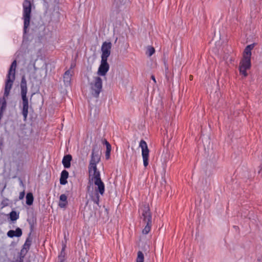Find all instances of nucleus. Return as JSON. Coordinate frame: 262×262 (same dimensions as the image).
<instances>
[{
    "instance_id": "nucleus-31",
    "label": "nucleus",
    "mask_w": 262,
    "mask_h": 262,
    "mask_svg": "<svg viewBox=\"0 0 262 262\" xmlns=\"http://www.w3.org/2000/svg\"><path fill=\"white\" fill-rule=\"evenodd\" d=\"M20 184H21V185H22L23 186L24 185V184H23V181H20Z\"/></svg>"
},
{
    "instance_id": "nucleus-2",
    "label": "nucleus",
    "mask_w": 262,
    "mask_h": 262,
    "mask_svg": "<svg viewBox=\"0 0 262 262\" xmlns=\"http://www.w3.org/2000/svg\"><path fill=\"white\" fill-rule=\"evenodd\" d=\"M254 44L247 46L244 50L243 59L239 63V72L244 77H246L248 74L246 71L251 68V50L254 48Z\"/></svg>"
},
{
    "instance_id": "nucleus-23",
    "label": "nucleus",
    "mask_w": 262,
    "mask_h": 262,
    "mask_svg": "<svg viewBox=\"0 0 262 262\" xmlns=\"http://www.w3.org/2000/svg\"><path fill=\"white\" fill-rule=\"evenodd\" d=\"M25 191L24 190L23 191L21 192L20 193H19V200H22L24 199V196H25Z\"/></svg>"
},
{
    "instance_id": "nucleus-9",
    "label": "nucleus",
    "mask_w": 262,
    "mask_h": 262,
    "mask_svg": "<svg viewBox=\"0 0 262 262\" xmlns=\"http://www.w3.org/2000/svg\"><path fill=\"white\" fill-rule=\"evenodd\" d=\"M112 48V43L111 42L105 41L101 46V58L107 59L111 54V50Z\"/></svg>"
},
{
    "instance_id": "nucleus-25",
    "label": "nucleus",
    "mask_w": 262,
    "mask_h": 262,
    "mask_svg": "<svg viewBox=\"0 0 262 262\" xmlns=\"http://www.w3.org/2000/svg\"><path fill=\"white\" fill-rule=\"evenodd\" d=\"M111 145L110 144H107L106 146V151L107 152H111Z\"/></svg>"
},
{
    "instance_id": "nucleus-24",
    "label": "nucleus",
    "mask_w": 262,
    "mask_h": 262,
    "mask_svg": "<svg viewBox=\"0 0 262 262\" xmlns=\"http://www.w3.org/2000/svg\"><path fill=\"white\" fill-rule=\"evenodd\" d=\"M111 145L110 144H107L106 146V151L107 152H111Z\"/></svg>"
},
{
    "instance_id": "nucleus-4",
    "label": "nucleus",
    "mask_w": 262,
    "mask_h": 262,
    "mask_svg": "<svg viewBox=\"0 0 262 262\" xmlns=\"http://www.w3.org/2000/svg\"><path fill=\"white\" fill-rule=\"evenodd\" d=\"M17 66L16 60H14L10 67L8 74L7 76V80L5 84L4 96L8 97L12 88L13 82L15 78V70Z\"/></svg>"
},
{
    "instance_id": "nucleus-18",
    "label": "nucleus",
    "mask_w": 262,
    "mask_h": 262,
    "mask_svg": "<svg viewBox=\"0 0 262 262\" xmlns=\"http://www.w3.org/2000/svg\"><path fill=\"white\" fill-rule=\"evenodd\" d=\"M127 0H114V4L115 5L116 7H119L125 4Z\"/></svg>"
},
{
    "instance_id": "nucleus-11",
    "label": "nucleus",
    "mask_w": 262,
    "mask_h": 262,
    "mask_svg": "<svg viewBox=\"0 0 262 262\" xmlns=\"http://www.w3.org/2000/svg\"><path fill=\"white\" fill-rule=\"evenodd\" d=\"M22 235V231L21 229L17 228L16 230H9L7 232V235L10 237H13L14 236L20 237Z\"/></svg>"
},
{
    "instance_id": "nucleus-21",
    "label": "nucleus",
    "mask_w": 262,
    "mask_h": 262,
    "mask_svg": "<svg viewBox=\"0 0 262 262\" xmlns=\"http://www.w3.org/2000/svg\"><path fill=\"white\" fill-rule=\"evenodd\" d=\"M96 191V194H95V195L94 196H92V200L93 201V202L96 203V204L98 205L99 204V194H98L97 192H99V191Z\"/></svg>"
},
{
    "instance_id": "nucleus-7",
    "label": "nucleus",
    "mask_w": 262,
    "mask_h": 262,
    "mask_svg": "<svg viewBox=\"0 0 262 262\" xmlns=\"http://www.w3.org/2000/svg\"><path fill=\"white\" fill-rule=\"evenodd\" d=\"M88 81L92 95L95 97H98L102 88L101 78L98 76H95L92 80L88 79Z\"/></svg>"
},
{
    "instance_id": "nucleus-15",
    "label": "nucleus",
    "mask_w": 262,
    "mask_h": 262,
    "mask_svg": "<svg viewBox=\"0 0 262 262\" xmlns=\"http://www.w3.org/2000/svg\"><path fill=\"white\" fill-rule=\"evenodd\" d=\"M72 74L70 70L67 71L63 75V81L66 85L70 84Z\"/></svg>"
},
{
    "instance_id": "nucleus-1",
    "label": "nucleus",
    "mask_w": 262,
    "mask_h": 262,
    "mask_svg": "<svg viewBox=\"0 0 262 262\" xmlns=\"http://www.w3.org/2000/svg\"><path fill=\"white\" fill-rule=\"evenodd\" d=\"M100 160V155L99 150L96 147H93L91 155V158L88 167L89 173V182L94 183L96 187L95 188L96 191H99L101 195L104 192V185L100 178V172L97 170V164Z\"/></svg>"
},
{
    "instance_id": "nucleus-26",
    "label": "nucleus",
    "mask_w": 262,
    "mask_h": 262,
    "mask_svg": "<svg viewBox=\"0 0 262 262\" xmlns=\"http://www.w3.org/2000/svg\"><path fill=\"white\" fill-rule=\"evenodd\" d=\"M110 157V152H107V151H106V153H105L106 159H109Z\"/></svg>"
},
{
    "instance_id": "nucleus-19",
    "label": "nucleus",
    "mask_w": 262,
    "mask_h": 262,
    "mask_svg": "<svg viewBox=\"0 0 262 262\" xmlns=\"http://www.w3.org/2000/svg\"><path fill=\"white\" fill-rule=\"evenodd\" d=\"M10 217L11 220L16 221L18 218V215L15 211H13L10 213Z\"/></svg>"
},
{
    "instance_id": "nucleus-13",
    "label": "nucleus",
    "mask_w": 262,
    "mask_h": 262,
    "mask_svg": "<svg viewBox=\"0 0 262 262\" xmlns=\"http://www.w3.org/2000/svg\"><path fill=\"white\" fill-rule=\"evenodd\" d=\"M69 177V172L66 170H63L61 173L60 178V183L61 185H65L67 183V179Z\"/></svg>"
},
{
    "instance_id": "nucleus-29",
    "label": "nucleus",
    "mask_w": 262,
    "mask_h": 262,
    "mask_svg": "<svg viewBox=\"0 0 262 262\" xmlns=\"http://www.w3.org/2000/svg\"><path fill=\"white\" fill-rule=\"evenodd\" d=\"M189 79L192 80L193 79V76L192 75L189 76Z\"/></svg>"
},
{
    "instance_id": "nucleus-14",
    "label": "nucleus",
    "mask_w": 262,
    "mask_h": 262,
    "mask_svg": "<svg viewBox=\"0 0 262 262\" xmlns=\"http://www.w3.org/2000/svg\"><path fill=\"white\" fill-rule=\"evenodd\" d=\"M68 204L67 196L66 194H62L60 196L58 205L61 208H64Z\"/></svg>"
},
{
    "instance_id": "nucleus-28",
    "label": "nucleus",
    "mask_w": 262,
    "mask_h": 262,
    "mask_svg": "<svg viewBox=\"0 0 262 262\" xmlns=\"http://www.w3.org/2000/svg\"><path fill=\"white\" fill-rule=\"evenodd\" d=\"M164 64H165V70H166V71H167V70H168V66H167V65L166 64V63H165V62L164 63Z\"/></svg>"
},
{
    "instance_id": "nucleus-8",
    "label": "nucleus",
    "mask_w": 262,
    "mask_h": 262,
    "mask_svg": "<svg viewBox=\"0 0 262 262\" xmlns=\"http://www.w3.org/2000/svg\"><path fill=\"white\" fill-rule=\"evenodd\" d=\"M139 147L142 149V157L143 158V165L146 167L148 165L149 150L148 148L146 142L142 140L139 144Z\"/></svg>"
},
{
    "instance_id": "nucleus-5",
    "label": "nucleus",
    "mask_w": 262,
    "mask_h": 262,
    "mask_svg": "<svg viewBox=\"0 0 262 262\" xmlns=\"http://www.w3.org/2000/svg\"><path fill=\"white\" fill-rule=\"evenodd\" d=\"M23 18L24 20V32L26 33L30 25L32 4L30 0H25L23 3Z\"/></svg>"
},
{
    "instance_id": "nucleus-32",
    "label": "nucleus",
    "mask_w": 262,
    "mask_h": 262,
    "mask_svg": "<svg viewBox=\"0 0 262 262\" xmlns=\"http://www.w3.org/2000/svg\"><path fill=\"white\" fill-rule=\"evenodd\" d=\"M261 170V168L260 169V170L258 171V173H260Z\"/></svg>"
},
{
    "instance_id": "nucleus-20",
    "label": "nucleus",
    "mask_w": 262,
    "mask_h": 262,
    "mask_svg": "<svg viewBox=\"0 0 262 262\" xmlns=\"http://www.w3.org/2000/svg\"><path fill=\"white\" fill-rule=\"evenodd\" d=\"M155 52V50L154 47L149 46L147 48V51L146 54L148 55L149 57H150L152 55L154 54Z\"/></svg>"
},
{
    "instance_id": "nucleus-27",
    "label": "nucleus",
    "mask_w": 262,
    "mask_h": 262,
    "mask_svg": "<svg viewBox=\"0 0 262 262\" xmlns=\"http://www.w3.org/2000/svg\"><path fill=\"white\" fill-rule=\"evenodd\" d=\"M151 79L154 81V82L155 83H156V82L155 77V76H154V75H151Z\"/></svg>"
},
{
    "instance_id": "nucleus-17",
    "label": "nucleus",
    "mask_w": 262,
    "mask_h": 262,
    "mask_svg": "<svg viewBox=\"0 0 262 262\" xmlns=\"http://www.w3.org/2000/svg\"><path fill=\"white\" fill-rule=\"evenodd\" d=\"M144 257L141 251H138L136 262H144Z\"/></svg>"
},
{
    "instance_id": "nucleus-30",
    "label": "nucleus",
    "mask_w": 262,
    "mask_h": 262,
    "mask_svg": "<svg viewBox=\"0 0 262 262\" xmlns=\"http://www.w3.org/2000/svg\"><path fill=\"white\" fill-rule=\"evenodd\" d=\"M106 146H107V144H110L106 140L104 141Z\"/></svg>"
},
{
    "instance_id": "nucleus-6",
    "label": "nucleus",
    "mask_w": 262,
    "mask_h": 262,
    "mask_svg": "<svg viewBox=\"0 0 262 262\" xmlns=\"http://www.w3.org/2000/svg\"><path fill=\"white\" fill-rule=\"evenodd\" d=\"M142 209V218L143 221L146 224L142 230L144 234H148L151 229V214L148 205H144Z\"/></svg>"
},
{
    "instance_id": "nucleus-12",
    "label": "nucleus",
    "mask_w": 262,
    "mask_h": 262,
    "mask_svg": "<svg viewBox=\"0 0 262 262\" xmlns=\"http://www.w3.org/2000/svg\"><path fill=\"white\" fill-rule=\"evenodd\" d=\"M72 159V156L70 155H67L64 156L62 163L65 168H68L71 166V161Z\"/></svg>"
},
{
    "instance_id": "nucleus-10",
    "label": "nucleus",
    "mask_w": 262,
    "mask_h": 262,
    "mask_svg": "<svg viewBox=\"0 0 262 262\" xmlns=\"http://www.w3.org/2000/svg\"><path fill=\"white\" fill-rule=\"evenodd\" d=\"M107 59L101 58V64L98 71V74L100 76H105L109 70V64Z\"/></svg>"
},
{
    "instance_id": "nucleus-22",
    "label": "nucleus",
    "mask_w": 262,
    "mask_h": 262,
    "mask_svg": "<svg viewBox=\"0 0 262 262\" xmlns=\"http://www.w3.org/2000/svg\"><path fill=\"white\" fill-rule=\"evenodd\" d=\"M31 240L29 238H28L26 239V241L24 245V248L26 249H29L31 245Z\"/></svg>"
},
{
    "instance_id": "nucleus-16",
    "label": "nucleus",
    "mask_w": 262,
    "mask_h": 262,
    "mask_svg": "<svg viewBox=\"0 0 262 262\" xmlns=\"http://www.w3.org/2000/svg\"><path fill=\"white\" fill-rule=\"evenodd\" d=\"M34 198L33 194L31 192L28 193L26 195V204L28 205H31L33 203Z\"/></svg>"
},
{
    "instance_id": "nucleus-3",
    "label": "nucleus",
    "mask_w": 262,
    "mask_h": 262,
    "mask_svg": "<svg viewBox=\"0 0 262 262\" xmlns=\"http://www.w3.org/2000/svg\"><path fill=\"white\" fill-rule=\"evenodd\" d=\"M20 89H21V97L22 99V114L24 116V120H26L29 109V100L27 97V94L28 92L27 81L25 78V76H23L21 78L20 82Z\"/></svg>"
}]
</instances>
